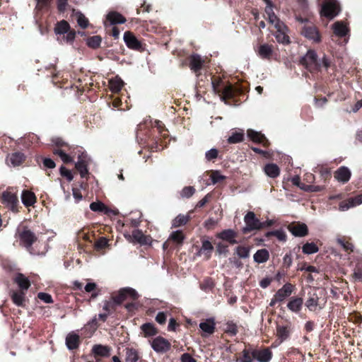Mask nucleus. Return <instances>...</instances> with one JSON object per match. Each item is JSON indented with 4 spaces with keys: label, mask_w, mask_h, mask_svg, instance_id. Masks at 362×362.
<instances>
[{
    "label": "nucleus",
    "mask_w": 362,
    "mask_h": 362,
    "mask_svg": "<svg viewBox=\"0 0 362 362\" xmlns=\"http://www.w3.org/2000/svg\"><path fill=\"white\" fill-rule=\"evenodd\" d=\"M225 331L226 332L230 334V335L234 336L238 332L237 326L233 322H228L226 325Z\"/></svg>",
    "instance_id": "5fc2aeb1"
},
{
    "label": "nucleus",
    "mask_w": 362,
    "mask_h": 362,
    "mask_svg": "<svg viewBox=\"0 0 362 362\" xmlns=\"http://www.w3.org/2000/svg\"><path fill=\"white\" fill-rule=\"evenodd\" d=\"M247 134V136L254 142L262 144L264 146L267 145V139L260 132L254 131L252 129H248Z\"/></svg>",
    "instance_id": "6ab92c4d"
},
{
    "label": "nucleus",
    "mask_w": 362,
    "mask_h": 362,
    "mask_svg": "<svg viewBox=\"0 0 362 362\" xmlns=\"http://www.w3.org/2000/svg\"><path fill=\"white\" fill-rule=\"evenodd\" d=\"M301 62L310 71H318L322 68L327 69L330 66V62L326 57H323L322 61H319L316 52L313 50H308L302 58Z\"/></svg>",
    "instance_id": "f257e3e1"
},
{
    "label": "nucleus",
    "mask_w": 362,
    "mask_h": 362,
    "mask_svg": "<svg viewBox=\"0 0 362 362\" xmlns=\"http://www.w3.org/2000/svg\"><path fill=\"white\" fill-rule=\"evenodd\" d=\"M37 297L46 303H50L52 302V296L48 293L41 292L37 294Z\"/></svg>",
    "instance_id": "680f3d73"
},
{
    "label": "nucleus",
    "mask_w": 362,
    "mask_h": 362,
    "mask_svg": "<svg viewBox=\"0 0 362 362\" xmlns=\"http://www.w3.org/2000/svg\"><path fill=\"white\" fill-rule=\"evenodd\" d=\"M101 43V37L95 35L88 38L87 45L92 48H96L100 46Z\"/></svg>",
    "instance_id": "de8ad7c7"
},
{
    "label": "nucleus",
    "mask_w": 362,
    "mask_h": 362,
    "mask_svg": "<svg viewBox=\"0 0 362 362\" xmlns=\"http://www.w3.org/2000/svg\"><path fill=\"white\" fill-rule=\"evenodd\" d=\"M288 230L296 237H304L308 235V229L305 223H292L288 226Z\"/></svg>",
    "instance_id": "6e6552de"
},
{
    "label": "nucleus",
    "mask_w": 362,
    "mask_h": 362,
    "mask_svg": "<svg viewBox=\"0 0 362 362\" xmlns=\"http://www.w3.org/2000/svg\"><path fill=\"white\" fill-rule=\"evenodd\" d=\"M235 253L240 258H247L249 257L250 248L245 246H238L236 248Z\"/></svg>",
    "instance_id": "a18cd8bd"
},
{
    "label": "nucleus",
    "mask_w": 362,
    "mask_h": 362,
    "mask_svg": "<svg viewBox=\"0 0 362 362\" xmlns=\"http://www.w3.org/2000/svg\"><path fill=\"white\" fill-rule=\"evenodd\" d=\"M217 237L223 240L228 241L232 245L237 243L235 240L236 233L232 229H227L221 231L217 234Z\"/></svg>",
    "instance_id": "f3484780"
},
{
    "label": "nucleus",
    "mask_w": 362,
    "mask_h": 362,
    "mask_svg": "<svg viewBox=\"0 0 362 362\" xmlns=\"http://www.w3.org/2000/svg\"><path fill=\"white\" fill-rule=\"evenodd\" d=\"M145 337H152L157 334V329L151 323H145L141 327Z\"/></svg>",
    "instance_id": "e433bc0d"
},
{
    "label": "nucleus",
    "mask_w": 362,
    "mask_h": 362,
    "mask_svg": "<svg viewBox=\"0 0 362 362\" xmlns=\"http://www.w3.org/2000/svg\"><path fill=\"white\" fill-rule=\"evenodd\" d=\"M124 236L127 241L132 243H139L144 245L151 243V238L145 235L141 230L138 229L134 230L132 234L124 233Z\"/></svg>",
    "instance_id": "7ed1b4c3"
},
{
    "label": "nucleus",
    "mask_w": 362,
    "mask_h": 362,
    "mask_svg": "<svg viewBox=\"0 0 362 362\" xmlns=\"http://www.w3.org/2000/svg\"><path fill=\"white\" fill-rule=\"evenodd\" d=\"M170 239L177 244H181L184 240V235L181 230H176L170 234Z\"/></svg>",
    "instance_id": "09e8293b"
},
{
    "label": "nucleus",
    "mask_w": 362,
    "mask_h": 362,
    "mask_svg": "<svg viewBox=\"0 0 362 362\" xmlns=\"http://www.w3.org/2000/svg\"><path fill=\"white\" fill-rule=\"evenodd\" d=\"M24 160V154L20 152L12 153L7 159L8 162L13 167L20 165Z\"/></svg>",
    "instance_id": "393cba45"
},
{
    "label": "nucleus",
    "mask_w": 362,
    "mask_h": 362,
    "mask_svg": "<svg viewBox=\"0 0 362 362\" xmlns=\"http://www.w3.org/2000/svg\"><path fill=\"white\" fill-rule=\"evenodd\" d=\"M194 192H195V189L193 187H191V186L185 187L182 189V191L180 192V195L182 197L189 198L194 194Z\"/></svg>",
    "instance_id": "603ef678"
},
{
    "label": "nucleus",
    "mask_w": 362,
    "mask_h": 362,
    "mask_svg": "<svg viewBox=\"0 0 362 362\" xmlns=\"http://www.w3.org/2000/svg\"><path fill=\"white\" fill-rule=\"evenodd\" d=\"M139 360V354L136 349L132 348L125 349L126 362H136Z\"/></svg>",
    "instance_id": "f704fd0d"
},
{
    "label": "nucleus",
    "mask_w": 362,
    "mask_h": 362,
    "mask_svg": "<svg viewBox=\"0 0 362 362\" xmlns=\"http://www.w3.org/2000/svg\"><path fill=\"white\" fill-rule=\"evenodd\" d=\"M233 96V88L230 86H227L224 87L222 92V98H229Z\"/></svg>",
    "instance_id": "e2e57ef3"
},
{
    "label": "nucleus",
    "mask_w": 362,
    "mask_h": 362,
    "mask_svg": "<svg viewBox=\"0 0 362 362\" xmlns=\"http://www.w3.org/2000/svg\"><path fill=\"white\" fill-rule=\"evenodd\" d=\"M79 336L74 333L70 332L66 337V345L69 350L76 349L79 345Z\"/></svg>",
    "instance_id": "a211bd4d"
},
{
    "label": "nucleus",
    "mask_w": 362,
    "mask_h": 362,
    "mask_svg": "<svg viewBox=\"0 0 362 362\" xmlns=\"http://www.w3.org/2000/svg\"><path fill=\"white\" fill-rule=\"evenodd\" d=\"M22 203L26 206L29 207L36 202V197L35 194L28 190H24L21 194Z\"/></svg>",
    "instance_id": "412c9836"
},
{
    "label": "nucleus",
    "mask_w": 362,
    "mask_h": 362,
    "mask_svg": "<svg viewBox=\"0 0 362 362\" xmlns=\"http://www.w3.org/2000/svg\"><path fill=\"white\" fill-rule=\"evenodd\" d=\"M244 134L243 132H235L232 134L228 139V141L230 144H236L243 141Z\"/></svg>",
    "instance_id": "c03bdc74"
},
{
    "label": "nucleus",
    "mask_w": 362,
    "mask_h": 362,
    "mask_svg": "<svg viewBox=\"0 0 362 362\" xmlns=\"http://www.w3.org/2000/svg\"><path fill=\"white\" fill-rule=\"evenodd\" d=\"M60 174L62 176L66 177L69 181H71L73 180L74 177L71 172L64 166L60 168Z\"/></svg>",
    "instance_id": "13d9d810"
},
{
    "label": "nucleus",
    "mask_w": 362,
    "mask_h": 362,
    "mask_svg": "<svg viewBox=\"0 0 362 362\" xmlns=\"http://www.w3.org/2000/svg\"><path fill=\"white\" fill-rule=\"evenodd\" d=\"M244 222L245 223V226L243 229L244 233L262 228V222L256 218L255 213L252 211L247 213L244 217Z\"/></svg>",
    "instance_id": "f03ea898"
},
{
    "label": "nucleus",
    "mask_w": 362,
    "mask_h": 362,
    "mask_svg": "<svg viewBox=\"0 0 362 362\" xmlns=\"http://www.w3.org/2000/svg\"><path fill=\"white\" fill-rule=\"evenodd\" d=\"M2 203L13 211H17L18 204V196L9 190L5 191L1 196Z\"/></svg>",
    "instance_id": "0eeeda50"
},
{
    "label": "nucleus",
    "mask_w": 362,
    "mask_h": 362,
    "mask_svg": "<svg viewBox=\"0 0 362 362\" xmlns=\"http://www.w3.org/2000/svg\"><path fill=\"white\" fill-rule=\"evenodd\" d=\"M302 33L306 38L313 40L314 42H320L321 40L318 31L314 26H305Z\"/></svg>",
    "instance_id": "f8f14e48"
},
{
    "label": "nucleus",
    "mask_w": 362,
    "mask_h": 362,
    "mask_svg": "<svg viewBox=\"0 0 362 362\" xmlns=\"http://www.w3.org/2000/svg\"><path fill=\"white\" fill-rule=\"evenodd\" d=\"M189 215L179 214L173 219L172 226L174 228H178L185 225L189 221Z\"/></svg>",
    "instance_id": "c9c22d12"
},
{
    "label": "nucleus",
    "mask_w": 362,
    "mask_h": 362,
    "mask_svg": "<svg viewBox=\"0 0 362 362\" xmlns=\"http://www.w3.org/2000/svg\"><path fill=\"white\" fill-rule=\"evenodd\" d=\"M352 278L354 281H362V269H361L359 267H356L354 270L352 275Z\"/></svg>",
    "instance_id": "6e6d98bb"
},
{
    "label": "nucleus",
    "mask_w": 362,
    "mask_h": 362,
    "mask_svg": "<svg viewBox=\"0 0 362 362\" xmlns=\"http://www.w3.org/2000/svg\"><path fill=\"white\" fill-rule=\"evenodd\" d=\"M128 297L132 299H136L138 297V293L134 289L131 288H122L119 291V295L115 298V300L120 303Z\"/></svg>",
    "instance_id": "9d476101"
},
{
    "label": "nucleus",
    "mask_w": 362,
    "mask_h": 362,
    "mask_svg": "<svg viewBox=\"0 0 362 362\" xmlns=\"http://www.w3.org/2000/svg\"><path fill=\"white\" fill-rule=\"evenodd\" d=\"M334 33L339 37H342L347 35L349 33V28L346 25L341 21H337L332 25Z\"/></svg>",
    "instance_id": "aec40b11"
},
{
    "label": "nucleus",
    "mask_w": 362,
    "mask_h": 362,
    "mask_svg": "<svg viewBox=\"0 0 362 362\" xmlns=\"http://www.w3.org/2000/svg\"><path fill=\"white\" fill-rule=\"evenodd\" d=\"M205 156L207 160L215 159L218 156V151L216 148H211L206 152Z\"/></svg>",
    "instance_id": "052dcab7"
},
{
    "label": "nucleus",
    "mask_w": 362,
    "mask_h": 362,
    "mask_svg": "<svg viewBox=\"0 0 362 362\" xmlns=\"http://www.w3.org/2000/svg\"><path fill=\"white\" fill-rule=\"evenodd\" d=\"M110 349L107 346L97 344L93 346L92 351L96 356H108L110 355Z\"/></svg>",
    "instance_id": "c756f323"
},
{
    "label": "nucleus",
    "mask_w": 362,
    "mask_h": 362,
    "mask_svg": "<svg viewBox=\"0 0 362 362\" xmlns=\"http://www.w3.org/2000/svg\"><path fill=\"white\" fill-rule=\"evenodd\" d=\"M214 250V247L209 240H204L202 245L199 251L198 252L199 255H204L206 259H209L211 253Z\"/></svg>",
    "instance_id": "5701e85b"
},
{
    "label": "nucleus",
    "mask_w": 362,
    "mask_h": 362,
    "mask_svg": "<svg viewBox=\"0 0 362 362\" xmlns=\"http://www.w3.org/2000/svg\"><path fill=\"white\" fill-rule=\"evenodd\" d=\"M253 357L248 351L244 350L243 352V357L240 358V362H252Z\"/></svg>",
    "instance_id": "0e129e2a"
},
{
    "label": "nucleus",
    "mask_w": 362,
    "mask_h": 362,
    "mask_svg": "<svg viewBox=\"0 0 362 362\" xmlns=\"http://www.w3.org/2000/svg\"><path fill=\"white\" fill-rule=\"evenodd\" d=\"M273 52L271 45L264 44L259 46L258 49V55L262 59H268L270 57Z\"/></svg>",
    "instance_id": "2f4dec72"
},
{
    "label": "nucleus",
    "mask_w": 362,
    "mask_h": 362,
    "mask_svg": "<svg viewBox=\"0 0 362 362\" xmlns=\"http://www.w3.org/2000/svg\"><path fill=\"white\" fill-rule=\"evenodd\" d=\"M211 179L213 184H216L226 179V177L220 173L219 171H213L211 174Z\"/></svg>",
    "instance_id": "864d4df0"
},
{
    "label": "nucleus",
    "mask_w": 362,
    "mask_h": 362,
    "mask_svg": "<svg viewBox=\"0 0 362 362\" xmlns=\"http://www.w3.org/2000/svg\"><path fill=\"white\" fill-rule=\"evenodd\" d=\"M74 15L76 16L77 23L80 27H81L82 28H85L88 26V21L83 14H82L81 12L77 11L74 13Z\"/></svg>",
    "instance_id": "37998d69"
},
{
    "label": "nucleus",
    "mask_w": 362,
    "mask_h": 362,
    "mask_svg": "<svg viewBox=\"0 0 362 362\" xmlns=\"http://www.w3.org/2000/svg\"><path fill=\"white\" fill-rule=\"evenodd\" d=\"M302 305H303L302 298H296L291 299L288 302L287 307L290 310L296 313L300 310Z\"/></svg>",
    "instance_id": "4c0bfd02"
},
{
    "label": "nucleus",
    "mask_w": 362,
    "mask_h": 362,
    "mask_svg": "<svg viewBox=\"0 0 362 362\" xmlns=\"http://www.w3.org/2000/svg\"><path fill=\"white\" fill-rule=\"evenodd\" d=\"M291 333V329L288 326H278L276 328V336L279 339V343L287 339Z\"/></svg>",
    "instance_id": "b1692460"
},
{
    "label": "nucleus",
    "mask_w": 362,
    "mask_h": 362,
    "mask_svg": "<svg viewBox=\"0 0 362 362\" xmlns=\"http://www.w3.org/2000/svg\"><path fill=\"white\" fill-rule=\"evenodd\" d=\"M349 201L352 207H355L362 204V194L357 195L354 197H351Z\"/></svg>",
    "instance_id": "4d7b16f0"
},
{
    "label": "nucleus",
    "mask_w": 362,
    "mask_h": 362,
    "mask_svg": "<svg viewBox=\"0 0 362 362\" xmlns=\"http://www.w3.org/2000/svg\"><path fill=\"white\" fill-rule=\"evenodd\" d=\"M270 235H274L276 237V238L279 240L283 241V242H285L286 240V238H287L286 233L282 230H274V231L268 232L267 233V236H270Z\"/></svg>",
    "instance_id": "49530a36"
},
{
    "label": "nucleus",
    "mask_w": 362,
    "mask_h": 362,
    "mask_svg": "<svg viewBox=\"0 0 362 362\" xmlns=\"http://www.w3.org/2000/svg\"><path fill=\"white\" fill-rule=\"evenodd\" d=\"M264 171L265 174L271 178H276L280 174L279 168L277 166V165L274 163L266 165L264 168Z\"/></svg>",
    "instance_id": "4be33fe9"
},
{
    "label": "nucleus",
    "mask_w": 362,
    "mask_h": 362,
    "mask_svg": "<svg viewBox=\"0 0 362 362\" xmlns=\"http://www.w3.org/2000/svg\"><path fill=\"white\" fill-rule=\"evenodd\" d=\"M90 209L95 212H102L105 214H112L116 215L117 214V211L110 209L107 208L103 202L98 201L95 202H92L90 204Z\"/></svg>",
    "instance_id": "4468645a"
},
{
    "label": "nucleus",
    "mask_w": 362,
    "mask_h": 362,
    "mask_svg": "<svg viewBox=\"0 0 362 362\" xmlns=\"http://www.w3.org/2000/svg\"><path fill=\"white\" fill-rule=\"evenodd\" d=\"M69 30H70L69 24L67 21L62 20L56 24L54 33L56 35H65Z\"/></svg>",
    "instance_id": "c85d7f7f"
},
{
    "label": "nucleus",
    "mask_w": 362,
    "mask_h": 362,
    "mask_svg": "<svg viewBox=\"0 0 362 362\" xmlns=\"http://www.w3.org/2000/svg\"><path fill=\"white\" fill-rule=\"evenodd\" d=\"M334 177L339 182H347L351 177V171L346 167H341L335 172Z\"/></svg>",
    "instance_id": "2eb2a0df"
},
{
    "label": "nucleus",
    "mask_w": 362,
    "mask_h": 362,
    "mask_svg": "<svg viewBox=\"0 0 362 362\" xmlns=\"http://www.w3.org/2000/svg\"><path fill=\"white\" fill-rule=\"evenodd\" d=\"M107 20L110 21L111 25L122 24L126 21L124 17L117 12H110L107 15Z\"/></svg>",
    "instance_id": "a878e982"
},
{
    "label": "nucleus",
    "mask_w": 362,
    "mask_h": 362,
    "mask_svg": "<svg viewBox=\"0 0 362 362\" xmlns=\"http://www.w3.org/2000/svg\"><path fill=\"white\" fill-rule=\"evenodd\" d=\"M252 355L254 359H256L259 362H269L271 358L272 354L268 349L263 350H254L252 352Z\"/></svg>",
    "instance_id": "9b49d317"
},
{
    "label": "nucleus",
    "mask_w": 362,
    "mask_h": 362,
    "mask_svg": "<svg viewBox=\"0 0 362 362\" xmlns=\"http://www.w3.org/2000/svg\"><path fill=\"white\" fill-rule=\"evenodd\" d=\"M166 314L163 312H159L156 317V322L160 325L164 324L166 321Z\"/></svg>",
    "instance_id": "69168bd1"
},
{
    "label": "nucleus",
    "mask_w": 362,
    "mask_h": 362,
    "mask_svg": "<svg viewBox=\"0 0 362 362\" xmlns=\"http://www.w3.org/2000/svg\"><path fill=\"white\" fill-rule=\"evenodd\" d=\"M204 61L198 54H194L190 58V68L197 72L202 69Z\"/></svg>",
    "instance_id": "cd10ccee"
},
{
    "label": "nucleus",
    "mask_w": 362,
    "mask_h": 362,
    "mask_svg": "<svg viewBox=\"0 0 362 362\" xmlns=\"http://www.w3.org/2000/svg\"><path fill=\"white\" fill-rule=\"evenodd\" d=\"M18 236L21 244L24 245L33 254L31 248L33 243L37 240L35 235L28 228L24 227L21 231H18Z\"/></svg>",
    "instance_id": "20e7f679"
},
{
    "label": "nucleus",
    "mask_w": 362,
    "mask_h": 362,
    "mask_svg": "<svg viewBox=\"0 0 362 362\" xmlns=\"http://www.w3.org/2000/svg\"><path fill=\"white\" fill-rule=\"evenodd\" d=\"M54 153L59 156L64 163H71L73 161L72 158L68 154L60 149L54 150Z\"/></svg>",
    "instance_id": "3c124183"
},
{
    "label": "nucleus",
    "mask_w": 362,
    "mask_h": 362,
    "mask_svg": "<svg viewBox=\"0 0 362 362\" xmlns=\"http://www.w3.org/2000/svg\"><path fill=\"white\" fill-rule=\"evenodd\" d=\"M182 362H197L196 360L189 354H184L181 356Z\"/></svg>",
    "instance_id": "774afa93"
},
{
    "label": "nucleus",
    "mask_w": 362,
    "mask_h": 362,
    "mask_svg": "<svg viewBox=\"0 0 362 362\" xmlns=\"http://www.w3.org/2000/svg\"><path fill=\"white\" fill-rule=\"evenodd\" d=\"M340 11L338 2L336 0H328L323 4L321 13L323 16L333 18Z\"/></svg>",
    "instance_id": "423d86ee"
},
{
    "label": "nucleus",
    "mask_w": 362,
    "mask_h": 362,
    "mask_svg": "<svg viewBox=\"0 0 362 362\" xmlns=\"http://www.w3.org/2000/svg\"><path fill=\"white\" fill-rule=\"evenodd\" d=\"M269 22L274 26V28L278 27L281 24H284L281 21H279V19L277 18V16L274 14H272L267 17Z\"/></svg>",
    "instance_id": "bf43d9fd"
},
{
    "label": "nucleus",
    "mask_w": 362,
    "mask_h": 362,
    "mask_svg": "<svg viewBox=\"0 0 362 362\" xmlns=\"http://www.w3.org/2000/svg\"><path fill=\"white\" fill-rule=\"evenodd\" d=\"M76 37V32L72 30H69V31L64 35L61 41L65 42L66 43H71L74 42Z\"/></svg>",
    "instance_id": "8fccbe9b"
},
{
    "label": "nucleus",
    "mask_w": 362,
    "mask_h": 362,
    "mask_svg": "<svg viewBox=\"0 0 362 362\" xmlns=\"http://www.w3.org/2000/svg\"><path fill=\"white\" fill-rule=\"evenodd\" d=\"M339 210L340 211H346L349 209L350 208H352V206H351V204L349 201V199L347 200L343 201L339 204Z\"/></svg>",
    "instance_id": "338daca9"
},
{
    "label": "nucleus",
    "mask_w": 362,
    "mask_h": 362,
    "mask_svg": "<svg viewBox=\"0 0 362 362\" xmlns=\"http://www.w3.org/2000/svg\"><path fill=\"white\" fill-rule=\"evenodd\" d=\"M199 327L204 332L211 334L214 332L215 323L212 320H206L199 324Z\"/></svg>",
    "instance_id": "473e14b6"
},
{
    "label": "nucleus",
    "mask_w": 362,
    "mask_h": 362,
    "mask_svg": "<svg viewBox=\"0 0 362 362\" xmlns=\"http://www.w3.org/2000/svg\"><path fill=\"white\" fill-rule=\"evenodd\" d=\"M124 41L126 45L132 49L140 50L141 49V44L137 38L131 33L125 32L124 34Z\"/></svg>",
    "instance_id": "1a4fd4ad"
},
{
    "label": "nucleus",
    "mask_w": 362,
    "mask_h": 362,
    "mask_svg": "<svg viewBox=\"0 0 362 362\" xmlns=\"http://www.w3.org/2000/svg\"><path fill=\"white\" fill-rule=\"evenodd\" d=\"M269 252L265 249L257 250L254 255V260L257 263H264L269 259Z\"/></svg>",
    "instance_id": "72a5a7b5"
},
{
    "label": "nucleus",
    "mask_w": 362,
    "mask_h": 362,
    "mask_svg": "<svg viewBox=\"0 0 362 362\" xmlns=\"http://www.w3.org/2000/svg\"><path fill=\"white\" fill-rule=\"evenodd\" d=\"M292 291L293 286L291 284H286L282 288L277 291L275 296L277 300L281 302L288 298L292 293Z\"/></svg>",
    "instance_id": "dca6fc26"
},
{
    "label": "nucleus",
    "mask_w": 362,
    "mask_h": 362,
    "mask_svg": "<svg viewBox=\"0 0 362 362\" xmlns=\"http://www.w3.org/2000/svg\"><path fill=\"white\" fill-rule=\"evenodd\" d=\"M75 165L81 177H85L88 174L87 164L83 158H80Z\"/></svg>",
    "instance_id": "ea45409f"
},
{
    "label": "nucleus",
    "mask_w": 362,
    "mask_h": 362,
    "mask_svg": "<svg viewBox=\"0 0 362 362\" xmlns=\"http://www.w3.org/2000/svg\"><path fill=\"white\" fill-rule=\"evenodd\" d=\"M307 308L311 310L315 311L318 306V297L315 293L310 294L309 298L305 303Z\"/></svg>",
    "instance_id": "58836bf2"
},
{
    "label": "nucleus",
    "mask_w": 362,
    "mask_h": 362,
    "mask_svg": "<svg viewBox=\"0 0 362 362\" xmlns=\"http://www.w3.org/2000/svg\"><path fill=\"white\" fill-rule=\"evenodd\" d=\"M151 346L156 353H165L171 348L170 342L165 338L158 336L150 341Z\"/></svg>",
    "instance_id": "39448f33"
},
{
    "label": "nucleus",
    "mask_w": 362,
    "mask_h": 362,
    "mask_svg": "<svg viewBox=\"0 0 362 362\" xmlns=\"http://www.w3.org/2000/svg\"><path fill=\"white\" fill-rule=\"evenodd\" d=\"M303 252L307 255H311L318 252L319 249L314 243H307L302 247Z\"/></svg>",
    "instance_id": "a19ab883"
},
{
    "label": "nucleus",
    "mask_w": 362,
    "mask_h": 362,
    "mask_svg": "<svg viewBox=\"0 0 362 362\" xmlns=\"http://www.w3.org/2000/svg\"><path fill=\"white\" fill-rule=\"evenodd\" d=\"M275 28L276 29L275 37L277 42L282 44L289 43V37L286 34L287 28L286 25L284 24H281Z\"/></svg>",
    "instance_id": "ddd939ff"
},
{
    "label": "nucleus",
    "mask_w": 362,
    "mask_h": 362,
    "mask_svg": "<svg viewBox=\"0 0 362 362\" xmlns=\"http://www.w3.org/2000/svg\"><path fill=\"white\" fill-rule=\"evenodd\" d=\"M109 86L112 92L118 93L123 87L124 82L119 77L115 76L110 80Z\"/></svg>",
    "instance_id": "bb28decb"
},
{
    "label": "nucleus",
    "mask_w": 362,
    "mask_h": 362,
    "mask_svg": "<svg viewBox=\"0 0 362 362\" xmlns=\"http://www.w3.org/2000/svg\"><path fill=\"white\" fill-rule=\"evenodd\" d=\"M13 302L18 306H22L25 300V293L23 291L13 292L11 295Z\"/></svg>",
    "instance_id": "79ce46f5"
},
{
    "label": "nucleus",
    "mask_w": 362,
    "mask_h": 362,
    "mask_svg": "<svg viewBox=\"0 0 362 362\" xmlns=\"http://www.w3.org/2000/svg\"><path fill=\"white\" fill-rule=\"evenodd\" d=\"M15 282L22 290L28 289L30 284L29 279L22 274H18L15 278Z\"/></svg>",
    "instance_id": "7c9ffc66"
}]
</instances>
